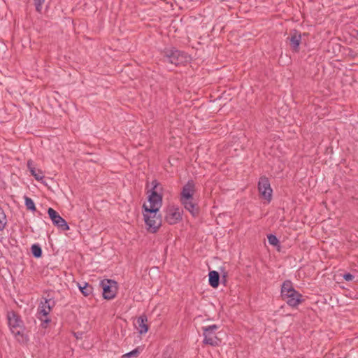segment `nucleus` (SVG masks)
<instances>
[{"mask_svg":"<svg viewBox=\"0 0 358 358\" xmlns=\"http://www.w3.org/2000/svg\"><path fill=\"white\" fill-rule=\"evenodd\" d=\"M195 183L193 180H189L182 187L180 193V202L185 208L193 216L199 213V208L194 202V194L195 193Z\"/></svg>","mask_w":358,"mask_h":358,"instance_id":"obj_1","label":"nucleus"},{"mask_svg":"<svg viewBox=\"0 0 358 358\" xmlns=\"http://www.w3.org/2000/svg\"><path fill=\"white\" fill-rule=\"evenodd\" d=\"M10 329L15 339L20 343L28 341V336L24 334L23 322L13 311L9 312L7 315Z\"/></svg>","mask_w":358,"mask_h":358,"instance_id":"obj_2","label":"nucleus"},{"mask_svg":"<svg viewBox=\"0 0 358 358\" xmlns=\"http://www.w3.org/2000/svg\"><path fill=\"white\" fill-rule=\"evenodd\" d=\"M281 296L291 307H296L303 301V296L293 287L290 280H285L282 283Z\"/></svg>","mask_w":358,"mask_h":358,"instance_id":"obj_3","label":"nucleus"},{"mask_svg":"<svg viewBox=\"0 0 358 358\" xmlns=\"http://www.w3.org/2000/svg\"><path fill=\"white\" fill-rule=\"evenodd\" d=\"M55 302L52 299H47L41 301L37 311V318L41 322V326L43 328L48 327V323L50 322L49 314L52 308L54 306Z\"/></svg>","mask_w":358,"mask_h":358,"instance_id":"obj_4","label":"nucleus"},{"mask_svg":"<svg viewBox=\"0 0 358 358\" xmlns=\"http://www.w3.org/2000/svg\"><path fill=\"white\" fill-rule=\"evenodd\" d=\"M164 60L165 62L178 66L187 63L189 60V57L184 52L176 49H170L166 50Z\"/></svg>","mask_w":358,"mask_h":358,"instance_id":"obj_5","label":"nucleus"},{"mask_svg":"<svg viewBox=\"0 0 358 358\" xmlns=\"http://www.w3.org/2000/svg\"><path fill=\"white\" fill-rule=\"evenodd\" d=\"M219 327L216 324H212L207 327H203V336L204 337L203 343L206 345L211 346H217L220 344L221 341L216 335V331Z\"/></svg>","mask_w":358,"mask_h":358,"instance_id":"obj_6","label":"nucleus"},{"mask_svg":"<svg viewBox=\"0 0 358 358\" xmlns=\"http://www.w3.org/2000/svg\"><path fill=\"white\" fill-rule=\"evenodd\" d=\"M157 188V185H155L153 189L151 191V194L148 197V204H143V209L145 212H150L151 213H155V211H159L162 206V198L159 194H157L155 189Z\"/></svg>","mask_w":358,"mask_h":358,"instance_id":"obj_7","label":"nucleus"},{"mask_svg":"<svg viewBox=\"0 0 358 358\" xmlns=\"http://www.w3.org/2000/svg\"><path fill=\"white\" fill-rule=\"evenodd\" d=\"M157 212L155 211V213H151L145 211L143 213L147 229L152 233H155L162 225V219Z\"/></svg>","mask_w":358,"mask_h":358,"instance_id":"obj_8","label":"nucleus"},{"mask_svg":"<svg viewBox=\"0 0 358 358\" xmlns=\"http://www.w3.org/2000/svg\"><path fill=\"white\" fill-rule=\"evenodd\" d=\"M100 285L103 289V296L105 299H113L115 297L117 291V284L115 280L104 279L101 281Z\"/></svg>","mask_w":358,"mask_h":358,"instance_id":"obj_9","label":"nucleus"},{"mask_svg":"<svg viewBox=\"0 0 358 358\" xmlns=\"http://www.w3.org/2000/svg\"><path fill=\"white\" fill-rule=\"evenodd\" d=\"M258 189L261 196L269 203L272 199L273 190L271 187L268 179L265 177H261L258 182Z\"/></svg>","mask_w":358,"mask_h":358,"instance_id":"obj_10","label":"nucleus"},{"mask_svg":"<svg viewBox=\"0 0 358 358\" xmlns=\"http://www.w3.org/2000/svg\"><path fill=\"white\" fill-rule=\"evenodd\" d=\"M181 219L180 210L178 208H169L165 215V220L169 224H175Z\"/></svg>","mask_w":358,"mask_h":358,"instance_id":"obj_11","label":"nucleus"},{"mask_svg":"<svg viewBox=\"0 0 358 358\" xmlns=\"http://www.w3.org/2000/svg\"><path fill=\"white\" fill-rule=\"evenodd\" d=\"M48 213L49 215L50 218L51 219L53 224L58 227H64L66 224V222L64 219H63L57 212H56L52 208H49L48 210Z\"/></svg>","mask_w":358,"mask_h":358,"instance_id":"obj_12","label":"nucleus"},{"mask_svg":"<svg viewBox=\"0 0 358 358\" xmlns=\"http://www.w3.org/2000/svg\"><path fill=\"white\" fill-rule=\"evenodd\" d=\"M136 329L140 334H144L148 331V318L145 315H141L136 320Z\"/></svg>","mask_w":358,"mask_h":358,"instance_id":"obj_13","label":"nucleus"},{"mask_svg":"<svg viewBox=\"0 0 358 358\" xmlns=\"http://www.w3.org/2000/svg\"><path fill=\"white\" fill-rule=\"evenodd\" d=\"M288 39L289 40L290 46L292 50L297 52L301 41V34L297 31H294L291 34Z\"/></svg>","mask_w":358,"mask_h":358,"instance_id":"obj_14","label":"nucleus"},{"mask_svg":"<svg viewBox=\"0 0 358 358\" xmlns=\"http://www.w3.org/2000/svg\"><path fill=\"white\" fill-rule=\"evenodd\" d=\"M27 166L31 175L36 178V180L38 181L43 180V178H44L43 172L34 166L32 161H28Z\"/></svg>","mask_w":358,"mask_h":358,"instance_id":"obj_15","label":"nucleus"},{"mask_svg":"<svg viewBox=\"0 0 358 358\" xmlns=\"http://www.w3.org/2000/svg\"><path fill=\"white\" fill-rule=\"evenodd\" d=\"M208 277L209 285L213 288H217L220 282L219 273L216 271H211L208 273Z\"/></svg>","mask_w":358,"mask_h":358,"instance_id":"obj_16","label":"nucleus"},{"mask_svg":"<svg viewBox=\"0 0 358 358\" xmlns=\"http://www.w3.org/2000/svg\"><path fill=\"white\" fill-rule=\"evenodd\" d=\"M77 285L78 286L79 289L84 296H87L92 294V287L88 283L84 282L83 285L79 283H77Z\"/></svg>","mask_w":358,"mask_h":358,"instance_id":"obj_17","label":"nucleus"},{"mask_svg":"<svg viewBox=\"0 0 358 358\" xmlns=\"http://www.w3.org/2000/svg\"><path fill=\"white\" fill-rule=\"evenodd\" d=\"M24 201H25V206L27 209H29L31 211L36 210V206H35L34 202L31 198L25 196Z\"/></svg>","mask_w":358,"mask_h":358,"instance_id":"obj_18","label":"nucleus"},{"mask_svg":"<svg viewBox=\"0 0 358 358\" xmlns=\"http://www.w3.org/2000/svg\"><path fill=\"white\" fill-rule=\"evenodd\" d=\"M31 252L35 257H40L42 255V250L38 245H33L31 246Z\"/></svg>","mask_w":358,"mask_h":358,"instance_id":"obj_19","label":"nucleus"},{"mask_svg":"<svg viewBox=\"0 0 358 358\" xmlns=\"http://www.w3.org/2000/svg\"><path fill=\"white\" fill-rule=\"evenodd\" d=\"M140 352L138 348L133 350L132 351L127 352L122 356V358H136Z\"/></svg>","mask_w":358,"mask_h":358,"instance_id":"obj_20","label":"nucleus"},{"mask_svg":"<svg viewBox=\"0 0 358 358\" xmlns=\"http://www.w3.org/2000/svg\"><path fill=\"white\" fill-rule=\"evenodd\" d=\"M267 238L270 245L273 246H279V241L276 236L273 234H269Z\"/></svg>","mask_w":358,"mask_h":358,"instance_id":"obj_21","label":"nucleus"},{"mask_svg":"<svg viewBox=\"0 0 358 358\" xmlns=\"http://www.w3.org/2000/svg\"><path fill=\"white\" fill-rule=\"evenodd\" d=\"M6 224V215L3 210L0 209V231H2Z\"/></svg>","mask_w":358,"mask_h":358,"instance_id":"obj_22","label":"nucleus"},{"mask_svg":"<svg viewBox=\"0 0 358 358\" xmlns=\"http://www.w3.org/2000/svg\"><path fill=\"white\" fill-rule=\"evenodd\" d=\"M45 0H34L36 9L38 12H41L42 6L44 3Z\"/></svg>","mask_w":358,"mask_h":358,"instance_id":"obj_23","label":"nucleus"},{"mask_svg":"<svg viewBox=\"0 0 358 358\" xmlns=\"http://www.w3.org/2000/svg\"><path fill=\"white\" fill-rule=\"evenodd\" d=\"M343 278L346 280V281H351L354 279V276L353 275H352L351 273H345L343 275Z\"/></svg>","mask_w":358,"mask_h":358,"instance_id":"obj_24","label":"nucleus"},{"mask_svg":"<svg viewBox=\"0 0 358 358\" xmlns=\"http://www.w3.org/2000/svg\"><path fill=\"white\" fill-rule=\"evenodd\" d=\"M226 276H227V275H226V274H224V275H222V278H226Z\"/></svg>","mask_w":358,"mask_h":358,"instance_id":"obj_25","label":"nucleus"},{"mask_svg":"<svg viewBox=\"0 0 358 358\" xmlns=\"http://www.w3.org/2000/svg\"><path fill=\"white\" fill-rule=\"evenodd\" d=\"M357 35H358V31H357Z\"/></svg>","mask_w":358,"mask_h":358,"instance_id":"obj_26","label":"nucleus"}]
</instances>
